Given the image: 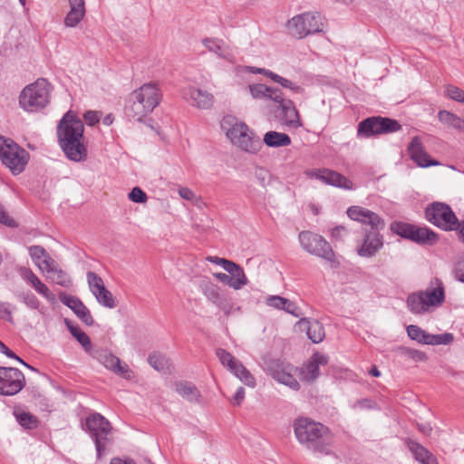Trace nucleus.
Returning <instances> with one entry per match:
<instances>
[{
  "label": "nucleus",
  "mask_w": 464,
  "mask_h": 464,
  "mask_svg": "<svg viewBox=\"0 0 464 464\" xmlns=\"http://www.w3.org/2000/svg\"><path fill=\"white\" fill-rule=\"evenodd\" d=\"M249 92L254 99H266L268 86L262 83L251 84Z\"/></svg>",
  "instance_id": "nucleus-48"
},
{
  "label": "nucleus",
  "mask_w": 464,
  "mask_h": 464,
  "mask_svg": "<svg viewBox=\"0 0 464 464\" xmlns=\"http://www.w3.org/2000/svg\"><path fill=\"white\" fill-rule=\"evenodd\" d=\"M86 427L94 440L97 457L101 458L110 441L111 425L100 413H93L86 419Z\"/></svg>",
  "instance_id": "nucleus-8"
},
{
  "label": "nucleus",
  "mask_w": 464,
  "mask_h": 464,
  "mask_svg": "<svg viewBox=\"0 0 464 464\" xmlns=\"http://www.w3.org/2000/svg\"><path fill=\"white\" fill-rule=\"evenodd\" d=\"M176 392L185 400L195 402L198 401L200 392L191 382H179L176 383Z\"/></svg>",
  "instance_id": "nucleus-36"
},
{
  "label": "nucleus",
  "mask_w": 464,
  "mask_h": 464,
  "mask_svg": "<svg viewBox=\"0 0 464 464\" xmlns=\"http://www.w3.org/2000/svg\"><path fill=\"white\" fill-rule=\"evenodd\" d=\"M148 362L158 372H164L169 366V359L160 353H151L148 358Z\"/></svg>",
  "instance_id": "nucleus-45"
},
{
  "label": "nucleus",
  "mask_w": 464,
  "mask_h": 464,
  "mask_svg": "<svg viewBox=\"0 0 464 464\" xmlns=\"http://www.w3.org/2000/svg\"><path fill=\"white\" fill-rule=\"evenodd\" d=\"M292 428L297 442L317 457L334 456V433L329 427L309 417L299 416L293 420Z\"/></svg>",
  "instance_id": "nucleus-1"
},
{
  "label": "nucleus",
  "mask_w": 464,
  "mask_h": 464,
  "mask_svg": "<svg viewBox=\"0 0 464 464\" xmlns=\"http://www.w3.org/2000/svg\"><path fill=\"white\" fill-rule=\"evenodd\" d=\"M346 229L343 226H337L334 227L331 231V235L334 238L337 240L343 239V236L346 234Z\"/></svg>",
  "instance_id": "nucleus-60"
},
{
  "label": "nucleus",
  "mask_w": 464,
  "mask_h": 464,
  "mask_svg": "<svg viewBox=\"0 0 464 464\" xmlns=\"http://www.w3.org/2000/svg\"><path fill=\"white\" fill-rule=\"evenodd\" d=\"M14 414L15 416L17 422L24 429L33 430L37 428L39 423L38 419L30 412L19 410L14 411Z\"/></svg>",
  "instance_id": "nucleus-42"
},
{
  "label": "nucleus",
  "mask_w": 464,
  "mask_h": 464,
  "mask_svg": "<svg viewBox=\"0 0 464 464\" xmlns=\"http://www.w3.org/2000/svg\"><path fill=\"white\" fill-rule=\"evenodd\" d=\"M245 399V389L243 387H239L235 395H234V405L239 406Z\"/></svg>",
  "instance_id": "nucleus-62"
},
{
  "label": "nucleus",
  "mask_w": 464,
  "mask_h": 464,
  "mask_svg": "<svg viewBox=\"0 0 464 464\" xmlns=\"http://www.w3.org/2000/svg\"><path fill=\"white\" fill-rule=\"evenodd\" d=\"M393 351L397 356L415 362H425L428 359L425 353L406 346H398Z\"/></svg>",
  "instance_id": "nucleus-40"
},
{
  "label": "nucleus",
  "mask_w": 464,
  "mask_h": 464,
  "mask_svg": "<svg viewBox=\"0 0 464 464\" xmlns=\"http://www.w3.org/2000/svg\"><path fill=\"white\" fill-rule=\"evenodd\" d=\"M89 354L111 372L117 366L120 360L107 350H92Z\"/></svg>",
  "instance_id": "nucleus-37"
},
{
  "label": "nucleus",
  "mask_w": 464,
  "mask_h": 464,
  "mask_svg": "<svg viewBox=\"0 0 464 464\" xmlns=\"http://www.w3.org/2000/svg\"><path fill=\"white\" fill-rule=\"evenodd\" d=\"M406 443L415 459L421 464H439L437 459L417 441L409 440Z\"/></svg>",
  "instance_id": "nucleus-32"
},
{
  "label": "nucleus",
  "mask_w": 464,
  "mask_h": 464,
  "mask_svg": "<svg viewBox=\"0 0 464 464\" xmlns=\"http://www.w3.org/2000/svg\"><path fill=\"white\" fill-rule=\"evenodd\" d=\"M25 385L24 374L17 368L0 367V394H17Z\"/></svg>",
  "instance_id": "nucleus-15"
},
{
  "label": "nucleus",
  "mask_w": 464,
  "mask_h": 464,
  "mask_svg": "<svg viewBox=\"0 0 464 464\" xmlns=\"http://www.w3.org/2000/svg\"><path fill=\"white\" fill-rule=\"evenodd\" d=\"M182 97L191 106L199 110H208L215 102V98L212 93L194 86L184 88L182 90Z\"/></svg>",
  "instance_id": "nucleus-20"
},
{
  "label": "nucleus",
  "mask_w": 464,
  "mask_h": 464,
  "mask_svg": "<svg viewBox=\"0 0 464 464\" xmlns=\"http://www.w3.org/2000/svg\"><path fill=\"white\" fill-rule=\"evenodd\" d=\"M61 150L65 157L73 162H83L88 158L87 141L85 137L77 139L75 141H69V143L62 144Z\"/></svg>",
  "instance_id": "nucleus-22"
},
{
  "label": "nucleus",
  "mask_w": 464,
  "mask_h": 464,
  "mask_svg": "<svg viewBox=\"0 0 464 464\" xmlns=\"http://www.w3.org/2000/svg\"><path fill=\"white\" fill-rule=\"evenodd\" d=\"M401 129L398 121L381 116L369 117L362 121L357 129V136L369 138L375 135L396 132Z\"/></svg>",
  "instance_id": "nucleus-10"
},
{
  "label": "nucleus",
  "mask_w": 464,
  "mask_h": 464,
  "mask_svg": "<svg viewBox=\"0 0 464 464\" xmlns=\"http://www.w3.org/2000/svg\"><path fill=\"white\" fill-rule=\"evenodd\" d=\"M447 97L450 99L458 102H464V91L455 85L449 84L446 86L445 90Z\"/></svg>",
  "instance_id": "nucleus-47"
},
{
  "label": "nucleus",
  "mask_w": 464,
  "mask_h": 464,
  "mask_svg": "<svg viewBox=\"0 0 464 464\" xmlns=\"http://www.w3.org/2000/svg\"><path fill=\"white\" fill-rule=\"evenodd\" d=\"M51 92V84L40 78L23 89L19 95V105L25 111H38L50 102Z\"/></svg>",
  "instance_id": "nucleus-5"
},
{
  "label": "nucleus",
  "mask_w": 464,
  "mask_h": 464,
  "mask_svg": "<svg viewBox=\"0 0 464 464\" xmlns=\"http://www.w3.org/2000/svg\"><path fill=\"white\" fill-rule=\"evenodd\" d=\"M445 300L443 283L439 278L431 281L430 287L424 291H418L408 295L406 304L411 313L424 314L433 308L440 306Z\"/></svg>",
  "instance_id": "nucleus-4"
},
{
  "label": "nucleus",
  "mask_w": 464,
  "mask_h": 464,
  "mask_svg": "<svg viewBox=\"0 0 464 464\" xmlns=\"http://www.w3.org/2000/svg\"><path fill=\"white\" fill-rule=\"evenodd\" d=\"M266 99L272 100L275 102L279 104L281 107L284 104V102H289L290 100L285 99L283 92L278 88L268 87L267 97Z\"/></svg>",
  "instance_id": "nucleus-51"
},
{
  "label": "nucleus",
  "mask_w": 464,
  "mask_h": 464,
  "mask_svg": "<svg viewBox=\"0 0 464 464\" xmlns=\"http://www.w3.org/2000/svg\"><path fill=\"white\" fill-rule=\"evenodd\" d=\"M216 355L220 363L238 378L244 384L251 388L256 386L255 377L243 365V363L239 360L236 359L230 353L225 349L218 348L216 350Z\"/></svg>",
  "instance_id": "nucleus-14"
},
{
  "label": "nucleus",
  "mask_w": 464,
  "mask_h": 464,
  "mask_svg": "<svg viewBox=\"0 0 464 464\" xmlns=\"http://www.w3.org/2000/svg\"><path fill=\"white\" fill-rule=\"evenodd\" d=\"M130 95L151 111L160 104L162 97L159 84L156 82L144 83L134 90Z\"/></svg>",
  "instance_id": "nucleus-19"
},
{
  "label": "nucleus",
  "mask_w": 464,
  "mask_h": 464,
  "mask_svg": "<svg viewBox=\"0 0 464 464\" xmlns=\"http://www.w3.org/2000/svg\"><path fill=\"white\" fill-rule=\"evenodd\" d=\"M179 195L187 200H193L195 198V193L188 188H180Z\"/></svg>",
  "instance_id": "nucleus-61"
},
{
  "label": "nucleus",
  "mask_w": 464,
  "mask_h": 464,
  "mask_svg": "<svg viewBox=\"0 0 464 464\" xmlns=\"http://www.w3.org/2000/svg\"><path fill=\"white\" fill-rule=\"evenodd\" d=\"M10 304L0 301V318L6 321H12V311L10 309Z\"/></svg>",
  "instance_id": "nucleus-57"
},
{
  "label": "nucleus",
  "mask_w": 464,
  "mask_h": 464,
  "mask_svg": "<svg viewBox=\"0 0 464 464\" xmlns=\"http://www.w3.org/2000/svg\"><path fill=\"white\" fill-rule=\"evenodd\" d=\"M22 278L27 282L39 295H43L49 303L54 304L56 301L54 294L44 284L39 277L30 269H21Z\"/></svg>",
  "instance_id": "nucleus-24"
},
{
  "label": "nucleus",
  "mask_w": 464,
  "mask_h": 464,
  "mask_svg": "<svg viewBox=\"0 0 464 464\" xmlns=\"http://www.w3.org/2000/svg\"><path fill=\"white\" fill-rule=\"evenodd\" d=\"M0 223L5 225L7 227H16L15 221L6 214V212L5 211V209L1 204H0Z\"/></svg>",
  "instance_id": "nucleus-58"
},
{
  "label": "nucleus",
  "mask_w": 464,
  "mask_h": 464,
  "mask_svg": "<svg viewBox=\"0 0 464 464\" xmlns=\"http://www.w3.org/2000/svg\"><path fill=\"white\" fill-rule=\"evenodd\" d=\"M266 367L269 374L278 382L295 391L300 389V384L295 379V375H298V372H295V370H298L297 367H294L278 359L268 360L266 362Z\"/></svg>",
  "instance_id": "nucleus-13"
},
{
  "label": "nucleus",
  "mask_w": 464,
  "mask_h": 464,
  "mask_svg": "<svg viewBox=\"0 0 464 464\" xmlns=\"http://www.w3.org/2000/svg\"><path fill=\"white\" fill-rule=\"evenodd\" d=\"M207 260L208 262L212 263V264H215V265L222 266L224 270H227V267L232 263L231 260H228V259H226V258H222V257H219V256H209L207 257Z\"/></svg>",
  "instance_id": "nucleus-56"
},
{
  "label": "nucleus",
  "mask_w": 464,
  "mask_h": 464,
  "mask_svg": "<svg viewBox=\"0 0 464 464\" xmlns=\"http://www.w3.org/2000/svg\"><path fill=\"white\" fill-rule=\"evenodd\" d=\"M70 333L72 335L82 344L84 348L85 352L90 353L92 350V343L90 337L82 331L78 326H68Z\"/></svg>",
  "instance_id": "nucleus-46"
},
{
  "label": "nucleus",
  "mask_w": 464,
  "mask_h": 464,
  "mask_svg": "<svg viewBox=\"0 0 464 464\" xmlns=\"http://www.w3.org/2000/svg\"><path fill=\"white\" fill-rule=\"evenodd\" d=\"M454 340V336L452 334L445 333L441 334H431L430 344V345H438V344H450Z\"/></svg>",
  "instance_id": "nucleus-49"
},
{
  "label": "nucleus",
  "mask_w": 464,
  "mask_h": 464,
  "mask_svg": "<svg viewBox=\"0 0 464 464\" xmlns=\"http://www.w3.org/2000/svg\"><path fill=\"white\" fill-rule=\"evenodd\" d=\"M328 363V357L320 353H315L312 355L310 360L303 367L298 368V377L302 382H312L320 374V365H326Z\"/></svg>",
  "instance_id": "nucleus-21"
},
{
  "label": "nucleus",
  "mask_w": 464,
  "mask_h": 464,
  "mask_svg": "<svg viewBox=\"0 0 464 464\" xmlns=\"http://www.w3.org/2000/svg\"><path fill=\"white\" fill-rule=\"evenodd\" d=\"M454 273L456 278L464 283V258L456 263Z\"/></svg>",
  "instance_id": "nucleus-59"
},
{
  "label": "nucleus",
  "mask_w": 464,
  "mask_h": 464,
  "mask_svg": "<svg viewBox=\"0 0 464 464\" xmlns=\"http://www.w3.org/2000/svg\"><path fill=\"white\" fill-rule=\"evenodd\" d=\"M287 29L293 36L302 39L324 29L322 15L317 12H305L294 16L287 22Z\"/></svg>",
  "instance_id": "nucleus-7"
},
{
  "label": "nucleus",
  "mask_w": 464,
  "mask_h": 464,
  "mask_svg": "<svg viewBox=\"0 0 464 464\" xmlns=\"http://www.w3.org/2000/svg\"><path fill=\"white\" fill-rule=\"evenodd\" d=\"M298 239L301 246L311 255L332 261L334 253L330 244L320 235L311 231H302L299 233Z\"/></svg>",
  "instance_id": "nucleus-12"
},
{
  "label": "nucleus",
  "mask_w": 464,
  "mask_h": 464,
  "mask_svg": "<svg viewBox=\"0 0 464 464\" xmlns=\"http://www.w3.org/2000/svg\"><path fill=\"white\" fill-rule=\"evenodd\" d=\"M23 302L24 304L31 308V309H34V310H37L39 309L40 307V302L39 300L37 299V297L32 294V293H26L23 295Z\"/></svg>",
  "instance_id": "nucleus-54"
},
{
  "label": "nucleus",
  "mask_w": 464,
  "mask_h": 464,
  "mask_svg": "<svg viewBox=\"0 0 464 464\" xmlns=\"http://www.w3.org/2000/svg\"><path fill=\"white\" fill-rule=\"evenodd\" d=\"M202 43L209 52L216 53L218 56L230 63L234 62V56L229 51L223 47L222 41L216 38H206Z\"/></svg>",
  "instance_id": "nucleus-35"
},
{
  "label": "nucleus",
  "mask_w": 464,
  "mask_h": 464,
  "mask_svg": "<svg viewBox=\"0 0 464 464\" xmlns=\"http://www.w3.org/2000/svg\"><path fill=\"white\" fill-rule=\"evenodd\" d=\"M267 306L277 310H283L290 314L299 317L301 315L299 307L292 301L280 295H269L265 301Z\"/></svg>",
  "instance_id": "nucleus-31"
},
{
  "label": "nucleus",
  "mask_w": 464,
  "mask_h": 464,
  "mask_svg": "<svg viewBox=\"0 0 464 464\" xmlns=\"http://www.w3.org/2000/svg\"><path fill=\"white\" fill-rule=\"evenodd\" d=\"M29 254L34 265L43 272L47 268V260L53 259L41 246H31L29 247Z\"/></svg>",
  "instance_id": "nucleus-38"
},
{
  "label": "nucleus",
  "mask_w": 464,
  "mask_h": 464,
  "mask_svg": "<svg viewBox=\"0 0 464 464\" xmlns=\"http://www.w3.org/2000/svg\"><path fill=\"white\" fill-rule=\"evenodd\" d=\"M255 177L258 180L259 184L262 187H265L269 180L270 174L269 171L265 168L257 167L255 169Z\"/></svg>",
  "instance_id": "nucleus-53"
},
{
  "label": "nucleus",
  "mask_w": 464,
  "mask_h": 464,
  "mask_svg": "<svg viewBox=\"0 0 464 464\" xmlns=\"http://www.w3.org/2000/svg\"><path fill=\"white\" fill-rule=\"evenodd\" d=\"M347 215L351 219L371 227V230L365 232L357 254L362 257H372L383 246L380 231L385 227L384 220L375 212L359 206L350 207Z\"/></svg>",
  "instance_id": "nucleus-2"
},
{
  "label": "nucleus",
  "mask_w": 464,
  "mask_h": 464,
  "mask_svg": "<svg viewBox=\"0 0 464 464\" xmlns=\"http://www.w3.org/2000/svg\"><path fill=\"white\" fill-rule=\"evenodd\" d=\"M453 231L458 232L459 239L464 244V220L457 221Z\"/></svg>",
  "instance_id": "nucleus-64"
},
{
  "label": "nucleus",
  "mask_w": 464,
  "mask_h": 464,
  "mask_svg": "<svg viewBox=\"0 0 464 464\" xmlns=\"http://www.w3.org/2000/svg\"><path fill=\"white\" fill-rule=\"evenodd\" d=\"M221 128L225 130L231 143L241 150L256 154L262 148L259 137L243 121L227 115L221 121Z\"/></svg>",
  "instance_id": "nucleus-3"
},
{
  "label": "nucleus",
  "mask_w": 464,
  "mask_h": 464,
  "mask_svg": "<svg viewBox=\"0 0 464 464\" xmlns=\"http://www.w3.org/2000/svg\"><path fill=\"white\" fill-rule=\"evenodd\" d=\"M56 134L59 146L75 141L84 137V124L73 111H68L59 121Z\"/></svg>",
  "instance_id": "nucleus-9"
},
{
  "label": "nucleus",
  "mask_w": 464,
  "mask_h": 464,
  "mask_svg": "<svg viewBox=\"0 0 464 464\" xmlns=\"http://www.w3.org/2000/svg\"><path fill=\"white\" fill-rule=\"evenodd\" d=\"M70 11L64 18V25L66 27H75L85 15L84 0H68Z\"/></svg>",
  "instance_id": "nucleus-28"
},
{
  "label": "nucleus",
  "mask_w": 464,
  "mask_h": 464,
  "mask_svg": "<svg viewBox=\"0 0 464 464\" xmlns=\"http://www.w3.org/2000/svg\"><path fill=\"white\" fill-rule=\"evenodd\" d=\"M266 77L270 78L274 82L280 84L282 87L291 90L295 93H303L304 88L293 82L292 81L284 78L275 72H266Z\"/></svg>",
  "instance_id": "nucleus-43"
},
{
  "label": "nucleus",
  "mask_w": 464,
  "mask_h": 464,
  "mask_svg": "<svg viewBox=\"0 0 464 464\" xmlns=\"http://www.w3.org/2000/svg\"><path fill=\"white\" fill-rule=\"evenodd\" d=\"M427 220L444 231H453L458 218L451 208L442 202H433L425 210Z\"/></svg>",
  "instance_id": "nucleus-11"
},
{
  "label": "nucleus",
  "mask_w": 464,
  "mask_h": 464,
  "mask_svg": "<svg viewBox=\"0 0 464 464\" xmlns=\"http://www.w3.org/2000/svg\"><path fill=\"white\" fill-rule=\"evenodd\" d=\"M47 268L44 271L48 274L50 280L63 287H70L72 285V279L70 276L62 270L53 259L47 260Z\"/></svg>",
  "instance_id": "nucleus-29"
},
{
  "label": "nucleus",
  "mask_w": 464,
  "mask_h": 464,
  "mask_svg": "<svg viewBox=\"0 0 464 464\" xmlns=\"http://www.w3.org/2000/svg\"><path fill=\"white\" fill-rule=\"evenodd\" d=\"M398 235L418 244L433 245L438 241V235L430 228L411 224H399Z\"/></svg>",
  "instance_id": "nucleus-16"
},
{
  "label": "nucleus",
  "mask_w": 464,
  "mask_h": 464,
  "mask_svg": "<svg viewBox=\"0 0 464 464\" xmlns=\"http://www.w3.org/2000/svg\"><path fill=\"white\" fill-rule=\"evenodd\" d=\"M299 327L306 331L308 338L314 343H321L324 336V329L321 323L317 320H308L306 318H303L298 322Z\"/></svg>",
  "instance_id": "nucleus-27"
},
{
  "label": "nucleus",
  "mask_w": 464,
  "mask_h": 464,
  "mask_svg": "<svg viewBox=\"0 0 464 464\" xmlns=\"http://www.w3.org/2000/svg\"><path fill=\"white\" fill-rule=\"evenodd\" d=\"M305 174L307 177L318 179L326 185L346 190L353 189V184L349 179L343 174L329 169H311L307 170Z\"/></svg>",
  "instance_id": "nucleus-17"
},
{
  "label": "nucleus",
  "mask_w": 464,
  "mask_h": 464,
  "mask_svg": "<svg viewBox=\"0 0 464 464\" xmlns=\"http://www.w3.org/2000/svg\"><path fill=\"white\" fill-rule=\"evenodd\" d=\"M0 352L4 354H5L7 357L20 360V357H18L12 350H10L5 343H3L0 341Z\"/></svg>",
  "instance_id": "nucleus-63"
},
{
  "label": "nucleus",
  "mask_w": 464,
  "mask_h": 464,
  "mask_svg": "<svg viewBox=\"0 0 464 464\" xmlns=\"http://www.w3.org/2000/svg\"><path fill=\"white\" fill-rule=\"evenodd\" d=\"M61 302L71 308L74 314L87 325H92L94 320L89 309L77 297L61 293L59 295Z\"/></svg>",
  "instance_id": "nucleus-23"
},
{
  "label": "nucleus",
  "mask_w": 464,
  "mask_h": 464,
  "mask_svg": "<svg viewBox=\"0 0 464 464\" xmlns=\"http://www.w3.org/2000/svg\"><path fill=\"white\" fill-rule=\"evenodd\" d=\"M89 288L95 296L97 302L107 308L116 307V302L112 294L105 287L102 278L92 271L87 273Z\"/></svg>",
  "instance_id": "nucleus-18"
},
{
  "label": "nucleus",
  "mask_w": 464,
  "mask_h": 464,
  "mask_svg": "<svg viewBox=\"0 0 464 464\" xmlns=\"http://www.w3.org/2000/svg\"><path fill=\"white\" fill-rule=\"evenodd\" d=\"M407 334L408 336L420 343L422 344H430V334H428L424 330H422L420 327L411 324L407 327Z\"/></svg>",
  "instance_id": "nucleus-44"
},
{
  "label": "nucleus",
  "mask_w": 464,
  "mask_h": 464,
  "mask_svg": "<svg viewBox=\"0 0 464 464\" xmlns=\"http://www.w3.org/2000/svg\"><path fill=\"white\" fill-rule=\"evenodd\" d=\"M231 280L230 287L235 290H239L248 284V279L243 268L232 261L230 266L226 270Z\"/></svg>",
  "instance_id": "nucleus-33"
},
{
  "label": "nucleus",
  "mask_w": 464,
  "mask_h": 464,
  "mask_svg": "<svg viewBox=\"0 0 464 464\" xmlns=\"http://www.w3.org/2000/svg\"><path fill=\"white\" fill-rule=\"evenodd\" d=\"M125 115L132 121L140 122L143 119L152 111L144 106L140 102H137L133 99V96L130 94L127 104L125 106Z\"/></svg>",
  "instance_id": "nucleus-30"
},
{
  "label": "nucleus",
  "mask_w": 464,
  "mask_h": 464,
  "mask_svg": "<svg viewBox=\"0 0 464 464\" xmlns=\"http://www.w3.org/2000/svg\"><path fill=\"white\" fill-rule=\"evenodd\" d=\"M112 372L126 380H131L134 377L133 372L126 363L122 364L121 360H119L117 366L113 369Z\"/></svg>",
  "instance_id": "nucleus-50"
},
{
  "label": "nucleus",
  "mask_w": 464,
  "mask_h": 464,
  "mask_svg": "<svg viewBox=\"0 0 464 464\" xmlns=\"http://www.w3.org/2000/svg\"><path fill=\"white\" fill-rule=\"evenodd\" d=\"M129 198L135 203H145L147 201V195L141 188L135 187L129 193Z\"/></svg>",
  "instance_id": "nucleus-52"
},
{
  "label": "nucleus",
  "mask_w": 464,
  "mask_h": 464,
  "mask_svg": "<svg viewBox=\"0 0 464 464\" xmlns=\"http://www.w3.org/2000/svg\"><path fill=\"white\" fill-rule=\"evenodd\" d=\"M438 119L442 124L450 128L464 131V119L449 111H440Z\"/></svg>",
  "instance_id": "nucleus-39"
},
{
  "label": "nucleus",
  "mask_w": 464,
  "mask_h": 464,
  "mask_svg": "<svg viewBox=\"0 0 464 464\" xmlns=\"http://www.w3.org/2000/svg\"><path fill=\"white\" fill-rule=\"evenodd\" d=\"M263 141L271 148L286 147L291 144V138L285 133L270 130L264 135Z\"/></svg>",
  "instance_id": "nucleus-34"
},
{
  "label": "nucleus",
  "mask_w": 464,
  "mask_h": 464,
  "mask_svg": "<svg viewBox=\"0 0 464 464\" xmlns=\"http://www.w3.org/2000/svg\"><path fill=\"white\" fill-rule=\"evenodd\" d=\"M280 122L286 127L297 129L302 126L298 111L296 110L294 102H284L281 107H278Z\"/></svg>",
  "instance_id": "nucleus-26"
},
{
  "label": "nucleus",
  "mask_w": 464,
  "mask_h": 464,
  "mask_svg": "<svg viewBox=\"0 0 464 464\" xmlns=\"http://www.w3.org/2000/svg\"><path fill=\"white\" fill-rule=\"evenodd\" d=\"M408 152L411 159L420 167L426 168L439 164L438 161L429 159L419 137H414L412 139L409 144Z\"/></svg>",
  "instance_id": "nucleus-25"
},
{
  "label": "nucleus",
  "mask_w": 464,
  "mask_h": 464,
  "mask_svg": "<svg viewBox=\"0 0 464 464\" xmlns=\"http://www.w3.org/2000/svg\"><path fill=\"white\" fill-rule=\"evenodd\" d=\"M101 112L96 111H87L83 114V119L87 125L93 126L98 123L101 120Z\"/></svg>",
  "instance_id": "nucleus-55"
},
{
  "label": "nucleus",
  "mask_w": 464,
  "mask_h": 464,
  "mask_svg": "<svg viewBox=\"0 0 464 464\" xmlns=\"http://www.w3.org/2000/svg\"><path fill=\"white\" fill-rule=\"evenodd\" d=\"M30 159L29 153L11 139L0 136V160L13 175L22 173Z\"/></svg>",
  "instance_id": "nucleus-6"
},
{
  "label": "nucleus",
  "mask_w": 464,
  "mask_h": 464,
  "mask_svg": "<svg viewBox=\"0 0 464 464\" xmlns=\"http://www.w3.org/2000/svg\"><path fill=\"white\" fill-rule=\"evenodd\" d=\"M204 295L213 304H220L223 301L219 287L210 281H204L201 285Z\"/></svg>",
  "instance_id": "nucleus-41"
}]
</instances>
